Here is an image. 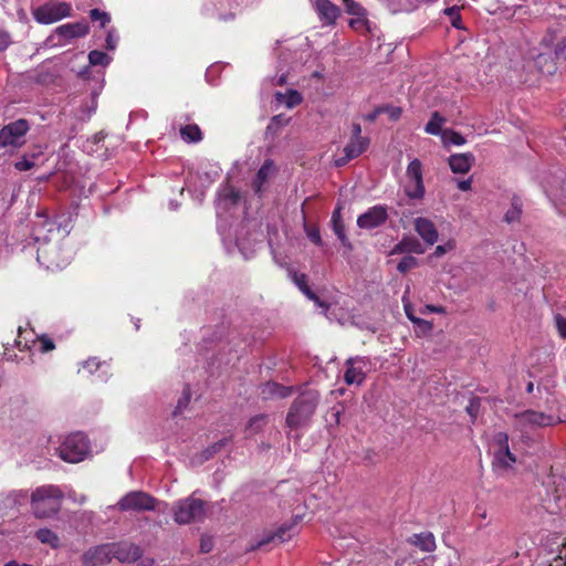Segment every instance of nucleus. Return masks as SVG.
Instances as JSON below:
<instances>
[{"mask_svg": "<svg viewBox=\"0 0 566 566\" xmlns=\"http://www.w3.org/2000/svg\"><path fill=\"white\" fill-rule=\"evenodd\" d=\"M63 497V492L56 485L36 488L31 495L34 515L39 518H46L56 514L61 510Z\"/></svg>", "mask_w": 566, "mask_h": 566, "instance_id": "1", "label": "nucleus"}, {"mask_svg": "<svg viewBox=\"0 0 566 566\" xmlns=\"http://www.w3.org/2000/svg\"><path fill=\"white\" fill-rule=\"evenodd\" d=\"M318 395L316 391L301 394L291 405L286 415V426L292 430L307 427L316 411Z\"/></svg>", "mask_w": 566, "mask_h": 566, "instance_id": "2", "label": "nucleus"}, {"mask_svg": "<svg viewBox=\"0 0 566 566\" xmlns=\"http://www.w3.org/2000/svg\"><path fill=\"white\" fill-rule=\"evenodd\" d=\"M172 514L175 522L180 525L201 522L207 514V503L201 499L190 495L174 504Z\"/></svg>", "mask_w": 566, "mask_h": 566, "instance_id": "3", "label": "nucleus"}, {"mask_svg": "<svg viewBox=\"0 0 566 566\" xmlns=\"http://www.w3.org/2000/svg\"><path fill=\"white\" fill-rule=\"evenodd\" d=\"M60 457L66 462L78 463L85 459L90 452L87 437L82 432H75L66 437L61 444Z\"/></svg>", "mask_w": 566, "mask_h": 566, "instance_id": "4", "label": "nucleus"}, {"mask_svg": "<svg viewBox=\"0 0 566 566\" xmlns=\"http://www.w3.org/2000/svg\"><path fill=\"white\" fill-rule=\"evenodd\" d=\"M157 499L144 491H130L125 494L118 502L117 509L120 512H146L155 511Z\"/></svg>", "mask_w": 566, "mask_h": 566, "instance_id": "5", "label": "nucleus"}, {"mask_svg": "<svg viewBox=\"0 0 566 566\" xmlns=\"http://www.w3.org/2000/svg\"><path fill=\"white\" fill-rule=\"evenodd\" d=\"M301 521L300 515L293 516L289 522L283 523L275 532H270L264 535L260 541L252 544L247 552H253L260 549L261 547L277 541L279 543H284L290 541L293 536H295L298 532L297 525Z\"/></svg>", "mask_w": 566, "mask_h": 566, "instance_id": "6", "label": "nucleus"}, {"mask_svg": "<svg viewBox=\"0 0 566 566\" xmlns=\"http://www.w3.org/2000/svg\"><path fill=\"white\" fill-rule=\"evenodd\" d=\"M29 129V122L24 118L4 125L0 129V147H21L25 142L24 137Z\"/></svg>", "mask_w": 566, "mask_h": 566, "instance_id": "7", "label": "nucleus"}, {"mask_svg": "<svg viewBox=\"0 0 566 566\" xmlns=\"http://www.w3.org/2000/svg\"><path fill=\"white\" fill-rule=\"evenodd\" d=\"M408 184L405 186V193L410 199H422L424 196V184L422 176V164L419 159H412L406 170Z\"/></svg>", "mask_w": 566, "mask_h": 566, "instance_id": "8", "label": "nucleus"}, {"mask_svg": "<svg viewBox=\"0 0 566 566\" xmlns=\"http://www.w3.org/2000/svg\"><path fill=\"white\" fill-rule=\"evenodd\" d=\"M71 11L72 7L67 2L45 3L34 9L33 17L40 23L51 24L70 17Z\"/></svg>", "mask_w": 566, "mask_h": 566, "instance_id": "9", "label": "nucleus"}, {"mask_svg": "<svg viewBox=\"0 0 566 566\" xmlns=\"http://www.w3.org/2000/svg\"><path fill=\"white\" fill-rule=\"evenodd\" d=\"M111 559H116L119 563L132 564L137 562L143 556L142 548L129 542H113L109 543Z\"/></svg>", "mask_w": 566, "mask_h": 566, "instance_id": "10", "label": "nucleus"}, {"mask_svg": "<svg viewBox=\"0 0 566 566\" xmlns=\"http://www.w3.org/2000/svg\"><path fill=\"white\" fill-rule=\"evenodd\" d=\"M388 219L387 208L385 206H374L357 218V226L360 229H374L384 224Z\"/></svg>", "mask_w": 566, "mask_h": 566, "instance_id": "11", "label": "nucleus"}, {"mask_svg": "<svg viewBox=\"0 0 566 566\" xmlns=\"http://www.w3.org/2000/svg\"><path fill=\"white\" fill-rule=\"evenodd\" d=\"M344 380L347 385H361L366 378L364 368L366 367V359L364 357H350L345 361Z\"/></svg>", "mask_w": 566, "mask_h": 566, "instance_id": "12", "label": "nucleus"}, {"mask_svg": "<svg viewBox=\"0 0 566 566\" xmlns=\"http://www.w3.org/2000/svg\"><path fill=\"white\" fill-rule=\"evenodd\" d=\"M499 450L494 453L493 467L501 469H509L516 462V457L510 451L509 436L506 433H499L496 436Z\"/></svg>", "mask_w": 566, "mask_h": 566, "instance_id": "13", "label": "nucleus"}, {"mask_svg": "<svg viewBox=\"0 0 566 566\" xmlns=\"http://www.w3.org/2000/svg\"><path fill=\"white\" fill-rule=\"evenodd\" d=\"M369 138H350L347 145L344 147V156L334 160L336 167H343L347 165L352 159L359 157L365 153L369 146Z\"/></svg>", "mask_w": 566, "mask_h": 566, "instance_id": "14", "label": "nucleus"}, {"mask_svg": "<svg viewBox=\"0 0 566 566\" xmlns=\"http://www.w3.org/2000/svg\"><path fill=\"white\" fill-rule=\"evenodd\" d=\"M81 559L84 566H102L111 563L109 543L88 548L84 552Z\"/></svg>", "mask_w": 566, "mask_h": 566, "instance_id": "15", "label": "nucleus"}, {"mask_svg": "<svg viewBox=\"0 0 566 566\" xmlns=\"http://www.w3.org/2000/svg\"><path fill=\"white\" fill-rule=\"evenodd\" d=\"M315 10L324 25H334L340 15V9L331 0H316Z\"/></svg>", "mask_w": 566, "mask_h": 566, "instance_id": "16", "label": "nucleus"}, {"mask_svg": "<svg viewBox=\"0 0 566 566\" xmlns=\"http://www.w3.org/2000/svg\"><path fill=\"white\" fill-rule=\"evenodd\" d=\"M416 232L429 245H433L438 240V230L436 224L428 218L418 217L413 221Z\"/></svg>", "mask_w": 566, "mask_h": 566, "instance_id": "17", "label": "nucleus"}, {"mask_svg": "<svg viewBox=\"0 0 566 566\" xmlns=\"http://www.w3.org/2000/svg\"><path fill=\"white\" fill-rule=\"evenodd\" d=\"M450 169L454 174H467L475 161L473 154H453L448 159Z\"/></svg>", "mask_w": 566, "mask_h": 566, "instance_id": "18", "label": "nucleus"}, {"mask_svg": "<svg viewBox=\"0 0 566 566\" xmlns=\"http://www.w3.org/2000/svg\"><path fill=\"white\" fill-rule=\"evenodd\" d=\"M340 211H342L340 207H337L333 211L332 219H331L332 229H333L334 233L336 234V237L338 238V240L342 242V244L345 248H347L348 250H352L353 244L350 243L348 237L346 235L345 224L343 222Z\"/></svg>", "mask_w": 566, "mask_h": 566, "instance_id": "19", "label": "nucleus"}, {"mask_svg": "<svg viewBox=\"0 0 566 566\" xmlns=\"http://www.w3.org/2000/svg\"><path fill=\"white\" fill-rule=\"evenodd\" d=\"M90 31L87 23L75 22L60 25L56 29V33L65 39H74L85 36Z\"/></svg>", "mask_w": 566, "mask_h": 566, "instance_id": "20", "label": "nucleus"}, {"mask_svg": "<svg viewBox=\"0 0 566 566\" xmlns=\"http://www.w3.org/2000/svg\"><path fill=\"white\" fill-rule=\"evenodd\" d=\"M516 417L523 422L539 427H546L553 423L552 416L534 410H525L518 413Z\"/></svg>", "mask_w": 566, "mask_h": 566, "instance_id": "21", "label": "nucleus"}, {"mask_svg": "<svg viewBox=\"0 0 566 566\" xmlns=\"http://www.w3.org/2000/svg\"><path fill=\"white\" fill-rule=\"evenodd\" d=\"M422 244L413 237H403L392 249L391 254L413 252L417 254L423 253Z\"/></svg>", "mask_w": 566, "mask_h": 566, "instance_id": "22", "label": "nucleus"}, {"mask_svg": "<svg viewBox=\"0 0 566 566\" xmlns=\"http://www.w3.org/2000/svg\"><path fill=\"white\" fill-rule=\"evenodd\" d=\"M292 280L300 291L311 301H316L317 294L308 285V277L305 273L291 272Z\"/></svg>", "mask_w": 566, "mask_h": 566, "instance_id": "23", "label": "nucleus"}, {"mask_svg": "<svg viewBox=\"0 0 566 566\" xmlns=\"http://www.w3.org/2000/svg\"><path fill=\"white\" fill-rule=\"evenodd\" d=\"M273 169V163L271 160H265L263 165L256 172V177L252 184L253 190L255 193H260L262 190L263 184L268 180L270 172Z\"/></svg>", "mask_w": 566, "mask_h": 566, "instance_id": "24", "label": "nucleus"}, {"mask_svg": "<svg viewBox=\"0 0 566 566\" xmlns=\"http://www.w3.org/2000/svg\"><path fill=\"white\" fill-rule=\"evenodd\" d=\"M180 136L186 143H199L202 140V132L197 124L181 126Z\"/></svg>", "mask_w": 566, "mask_h": 566, "instance_id": "25", "label": "nucleus"}, {"mask_svg": "<svg viewBox=\"0 0 566 566\" xmlns=\"http://www.w3.org/2000/svg\"><path fill=\"white\" fill-rule=\"evenodd\" d=\"M444 123L446 118L439 112H433L424 126V132L434 136L440 135Z\"/></svg>", "mask_w": 566, "mask_h": 566, "instance_id": "26", "label": "nucleus"}, {"mask_svg": "<svg viewBox=\"0 0 566 566\" xmlns=\"http://www.w3.org/2000/svg\"><path fill=\"white\" fill-rule=\"evenodd\" d=\"M412 544L420 547L423 552H432L436 548L434 536L431 533L415 534Z\"/></svg>", "mask_w": 566, "mask_h": 566, "instance_id": "27", "label": "nucleus"}, {"mask_svg": "<svg viewBox=\"0 0 566 566\" xmlns=\"http://www.w3.org/2000/svg\"><path fill=\"white\" fill-rule=\"evenodd\" d=\"M36 538L42 544H48L52 548H57L60 546V538L59 536L49 528H40L35 533Z\"/></svg>", "mask_w": 566, "mask_h": 566, "instance_id": "28", "label": "nucleus"}, {"mask_svg": "<svg viewBox=\"0 0 566 566\" xmlns=\"http://www.w3.org/2000/svg\"><path fill=\"white\" fill-rule=\"evenodd\" d=\"M277 99H283L287 108H293L303 102V96L296 90H289L286 94L277 93Z\"/></svg>", "mask_w": 566, "mask_h": 566, "instance_id": "29", "label": "nucleus"}, {"mask_svg": "<svg viewBox=\"0 0 566 566\" xmlns=\"http://www.w3.org/2000/svg\"><path fill=\"white\" fill-rule=\"evenodd\" d=\"M266 424V416L265 415H258L250 419L245 427V431L249 436L259 433L263 430L264 426Z\"/></svg>", "mask_w": 566, "mask_h": 566, "instance_id": "30", "label": "nucleus"}, {"mask_svg": "<svg viewBox=\"0 0 566 566\" xmlns=\"http://www.w3.org/2000/svg\"><path fill=\"white\" fill-rule=\"evenodd\" d=\"M230 441L231 437H224L217 441L216 443H213L212 446L208 447L206 450L202 451V459L209 460L216 453L220 452Z\"/></svg>", "mask_w": 566, "mask_h": 566, "instance_id": "31", "label": "nucleus"}, {"mask_svg": "<svg viewBox=\"0 0 566 566\" xmlns=\"http://www.w3.org/2000/svg\"><path fill=\"white\" fill-rule=\"evenodd\" d=\"M345 10L348 14L354 17H366L367 10L355 0H343Z\"/></svg>", "mask_w": 566, "mask_h": 566, "instance_id": "32", "label": "nucleus"}, {"mask_svg": "<svg viewBox=\"0 0 566 566\" xmlns=\"http://www.w3.org/2000/svg\"><path fill=\"white\" fill-rule=\"evenodd\" d=\"M303 228L311 242L318 247L323 245V240L317 224H308L304 222Z\"/></svg>", "mask_w": 566, "mask_h": 566, "instance_id": "33", "label": "nucleus"}, {"mask_svg": "<svg viewBox=\"0 0 566 566\" xmlns=\"http://www.w3.org/2000/svg\"><path fill=\"white\" fill-rule=\"evenodd\" d=\"M88 61L94 66H106L109 64L111 57L103 51L93 50L88 53Z\"/></svg>", "mask_w": 566, "mask_h": 566, "instance_id": "34", "label": "nucleus"}, {"mask_svg": "<svg viewBox=\"0 0 566 566\" xmlns=\"http://www.w3.org/2000/svg\"><path fill=\"white\" fill-rule=\"evenodd\" d=\"M522 213V205L517 198H513L512 200V207L507 212L505 213V221L511 223L515 220H518Z\"/></svg>", "mask_w": 566, "mask_h": 566, "instance_id": "35", "label": "nucleus"}, {"mask_svg": "<svg viewBox=\"0 0 566 566\" xmlns=\"http://www.w3.org/2000/svg\"><path fill=\"white\" fill-rule=\"evenodd\" d=\"M266 389H269L270 394L276 395L281 398H285L291 395L292 390L289 387H284L276 382H268Z\"/></svg>", "mask_w": 566, "mask_h": 566, "instance_id": "36", "label": "nucleus"}, {"mask_svg": "<svg viewBox=\"0 0 566 566\" xmlns=\"http://www.w3.org/2000/svg\"><path fill=\"white\" fill-rule=\"evenodd\" d=\"M418 265V260L412 255H407L400 260L397 265V270L401 273H406L409 270L416 268Z\"/></svg>", "mask_w": 566, "mask_h": 566, "instance_id": "37", "label": "nucleus"}, {"mask_svg": "<svg viewBox=\"0 0 566 566\" xmlns=\"http://www.w3.org/2000/svg\"><path fill=\"white\" fill-rule=\"evenodd\" d=\"M90 18L92 21H99L101 28H105L111 21L109 14L105 11H101L99 9H92L90 11Z\"/></svg>", "mask_w": 566, "mask_h": 566, "instance_id": "38", "label": "nucleus"}, {"mask_svg": "<svg viewBox=\"0 0 566 566\" xmlns=\"http://www.w3.org/2000/svg\"><path fill=\"white\" fill-rule=\"evenodd\" d=\"M443 136L448 139L449 143L461 146L465 144V138L458 132L452 129H447L443 132Z\"/></svg>", "mask_w": 566, "mask_h": 566, "instance_id": "39", "label": "nucleus"}, {"mask_svg": "<svg viewBox=\"0 0 566 566\" xmlns=\"http://www.w3.org/2000/svg\"><path fill=\"white\" fill-rule=\"evenodd\" d=\"M444 13L451 18L452 27H454L457 29H461V17H460L458 7L447 8L444 10Z\"/></svg>", "mask_w": 566, "mask_h": 566, "instance_id": "40", "label": "nucleus"}, {"mask_svg": "<svg viewBox=\"0 0 566 566\" xmlns=\"http://www.w3.org/2000/svg\"><path fill=\"white\" fill-rule=\"evenodd\" d=\"M190 388L189 386L187 385L185 388H184V391H182V397L179 398L178 400V403L176 406V410L174 411V415H177L178 412H180L184 408L187 407V405L189 403L190 401Z\"/></svg>", "mask_w": 566, "mask_h": 566, "instance_id": "41", "label": "nucleus"}, {"mask_svg": "<svg viewBox=\"0 0 566 566\" xmlns=\"http://www.w3.org/2000/svg\"><path fill=\"white\" fill-rule=\"evenodd\" d=\"M214 542L212 536L202 535L200 538V553L207 554L213 549Z\"/></svg>", "mask_w": 566, "mask_h": 566, "instance_id": "42", "label": "nucleus"}, {"mask_svg": "<svg viewBox=\"0 0 566 566\" xmlns=\"http://www.w3.org/2000/svg\"><path fill=\"white\" fill-rule=\"evenodd\" d=\"M39 342H40V350L42 353H48L55 348L54 342L45 335L41 336L39 338Z\"/></svg>", "mask_w": 566, "mask_h": 566, "instance_id": "43", "label": "nucleus"}, {"mask_svg": "<svg viewBox=\"0 0 566 566\" xmlns=\"http://www.w3.org/2000/svg\"><path fill=\"white\" fill-rule=\"evenodd\" d=\"M101 366V363L97 360V358L93 357V358H88L87 360H85L82 365V368L84 370H87L90 374H93L94 371H96Z\"/></svg>", "mask_w": 566, "mask_h": 566, "instance_id": "44", "label": "nucleus"}, {"mask_svg": "<svg viewBox=\"0 0 566 566\" xmlns=\"http://www.w3.org/2000/svg\"><path fill=\"white\" fill-rule=\"evenodd\" d=\"M368 20L366 19V17H356L349 20V27L354 30H360L363 28H366Z\"/></svg>", "mask_w": 566, "mask_h": 566, "instance_id": "45", "label": "nucleus"}, {"mask_svg": "<svg viewBox=\"0 0 566 566\" xmlns=\"http://www.w3.org/2000/svg\"><path fill=\"white\" fill-rule=\"evenodd\" d=\"M14 167L20 171H27L34 167V161L28 158H23L14 164Z\"/></svg>", "mask_w": 566, "mask_h": 566, "instance_id": "46", "label": "nucleus"}, {"mask_svg": "<svg viewBox=\"0 0 566 566\" xmlns=\"http://www.w3.org/2000/svg\"><path fill=\"white\" fill-rule=\"evenodd\" d=\"M555 319H556V326H557L559 335L563 338H566V318L563 317L562 315H556Z\"/></svg>", "mask_w": 566, "mask_h": 566, "instance_id": "47", "label": "nucleus"}, {"mask_svg": "<svg viewBox=\"0 0 566 566\" xmlns=\"http://www.w3.org/2000/svg\"><path fill=\"white\" fill-rule=\"evenodd\" d=\"M479 407H480V401L478 398H474L470 401V405L467 407V411L468 413L473 418L475 419L476 418V415H478V411H479Z\"/></svg>", "mask_w": 566, "mask_h": 566, "instance_id": "48", "label": "nucleus"}, {"mask_svg": "<svg viewBox=\"0 0 566 566\" xmlns=\"http://www.w3.org/2000/svg\"><path fill=\"white\" fill-rule=\"evenodd\" d=\"M11 43V38L8 32L0 31V52L4 51Z\"/></svg>", "mask_w": 566, "mask_h": 566, "instance_id": "49", "label": "nucleus"}, {"mask_svg": "<svg viewBox=\"0 0 566 566\" xmlns=\"http://www.w3.org/2000/svg\"><path fill=\"white\" fill-rule=\"evenodd\" d=\"M453 247H454V244L452 242H449L447 245H438V247H436L434 255L442 256L443 254L447 253L448 249H453Z\"/></svg>", "mask_w": 566, "mask_h": 566, "instance_id": "50", "label": "nucleus"}, {"mask_svg": "<svg viewBox=\"0 0 566 566\" xmlns=\"http://www.w3.org/2000/svg\"><path fill=\"white\" fill-rule=\"evenodd\" d=\"M350 138H365L361 136V126L358 123L352 125V137Z\"/></svg>", "mask_w": 566, "mask_h": 566, "instance_id": "51", "label": "nucleus"}, {"mask_svg": "<svg viewBox=\"0 0 566 566\" xmlns=\"http://www.w3.org/2000/svg\"><path fill=\"white\" fill-rule=\"evenodd\" d=\"M116 39L114 38V35L112 34V32H108L107 36H106V49L107 50H114L116 48Z\"/></svg>", "mask_w": 566, "mask_h": 566, "instance_id": "52", "label": "nucleus"}, {"mask_svg": "<svg viewBox=\"0 0 566 566\" xmlns=\"http://www.w3.org/2000/svg\"><path fill=\"white\" fill-rule=\"evenodd\" d=\"M471 185H472V178H469V179L459 181L458 182V188L461 191H468V190L471 189Z\"/></svg>", "mask_w": 566, "mask_h": 566, "instance_id": "53", "label": "nucleus"}, {"mask_svg": "<svg viewBox=\"0 0 566 566\" xmlns=\"http://www.w3.org/2000/svg\"><path fill=\"white\" fill-rule=\"evenodd\" d=\"M557 55L566 60V38L559 43Z\"/></svg>", "mask_w": 566, "mask_h": 566, "instance_id": "54", "label": "nucleus"}, {"mask_svg": "<svg viewBox=\"0 0 566 566\" xmlns=\"http://www.w3.org/2000/svg\"><path fill=\"white\" fill-rule=\"evenodd\" d=\"M379 113H380V108H376L371 113L367 114L365 116V119L368 120V122H374V120H376V118L379 115Z\"/></svg>", "mask_w": 566, "mask_h": 566, "instance_id": "55", "label": "nucleus"}, {"mask_svg": "<svg viewBox=\"0 0 566 566\" xmlns=\"http://www.w3.org/2000/svg\"><path fill=\"white\" fill-rule=\"evenodd\" d=\"M318 307L327 311L329 308V304L323 300H321L318 296L316 298V301H313Z\"/></svg>", "mask_w": 566, "mask_h": 566, "instance_id": "56", "label": "nucleus"}, {"mask_svg": "<svg viewBox=\"0 0 566 566\" xmlns=\"http://www.w3.org/2000/svg\"><path fill=\"white\" fill-rule=\"evenodd\" d=\"M428 308L433 312V313H444V308L442 306H434V305H430L428 306Z\"/></svg>", "mask_w": 566, "mask_h": 566, "instance_id": "57", "label": "nucleus"}, {"mask_svg": "<svg viewBox=\"0 0 566 566\" xmlns=\"http://www.w3.org/2000/svg\"><path fill=\"white\" fill-rule=\"evenodd\" d=\"M407 313V316L415 323H427L426 321L423 319H420V318H416L413 314H410L408 311L406 312Z\"/></svg>", "mask_w": 566, "mask_h": 566, "instance_id": "58", "label": "nucleus"}, {"mask_svg": "<svg viewBox=\"0 0 566 566\" xmlns=\"http://www.w3.org/2000/svg\"><path fill=\"white\" fill-rule=\"evenodd\" d=\"M407 313V316L415 323H427L426 321L423 319H420V318H416L413 314H410L408 311L406 312Z\"/></svg>", "mask_w": 566, "mask_h": 566, "instance_id": "59", "label": "nucleus"}, {"mask_svg": "<svg viewBox=\"0 0 566 566\" xmlns=\"http://www.w3.org/2000/svg\"><path fill=\"white\" fill-rule=\"evenodd\" d=\"M4 566H32V565H30V564H19L15 560H10V562L6 563Z\"/></svg>", "mask_w": 566, "mask_h": 566, "instance_id": "60", "label": "nucleus"}, {"mask_svg": "<svg viewBox=\"0 0 566 566\" xmlns=\"http://www.w3.org/2000/svg\"><path fill=\"white\" fill-rule=\"evenodd\" d=\"M400 114H401V109L395 108L391 113V118L397 119V118H399Z\"/></svg>", "mask_w": 566, "mask_h": 566, "instance_id": "61", "label": "nucleus"}, {"mask_svg": "<svg viewBox=\"0 0 566 566\" xmlns=\"http://www.w3.org/2000/svg\"><path fill=\"white\" fill-rule=\"evenodd\" d=\"M533 389H534V385H533V382H528V384H527V386H526V391H527L528 394H531V392H533Z\"/></svg>", "mask_w": 566, "mask_h": 566, "instance_id": "62", "label": "nucleus"}, {"mask_svg": "<svg viewBox=\"0 0 566 566\" xmlns=\"http://www.w3.org/2000/svg\"><path fill=\"white\" fill-rule=\"evenodd\" d=\"M280 118H281V116H274V117L272 118V122H273V123H274V122L280 123Z\"/></svg>", "mask_w": 566, "mask_h": 566, "instance_id": "63", "label": "nucleus"}, {"mask_svg": "<svg viewBox=\"0 0 566 566\" xmlns=\"http://www.w3.org/2000/svg\"><path fill=\"white\" fill-rule=\"evenodd\" d=\"M15 344H17L18 347L21 346V342L20 340H15Z\"/></svg>", "mask_w": 566, "mask_h": 566, "instance_id": "64", "label": "nucleus"}]
</instances>
